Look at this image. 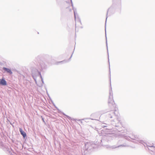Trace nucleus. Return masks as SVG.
I'll return each mask as SVG.
<instances>
[{
	"mask_svg": "<svg viewBox=\"0 0 155 155\" xmlns=\"http://www.w3.org/2000/svg\"><path fill=\"white\" fill-rule=\"evenodd\" d=\"M120 136H121V137H126V136L125 134H121V135H120Z\"/></svg>",
	"mask_w": 155,
	"mask_h": 155,
	"instance_id": "f3484780",
	"label": "nucleus"
},
{
	"mask_svg": "<svg viewBox=\"0 0 155 155\" xmlns=\"http://www.w3.org/2000/svg\"><path fill=\"white\" fill-rule=\"evenodd\" d=\"M128 146L127 145H125L124 144L120 145V144H116L115 145H113L111 146H109L108 145L106 146V147L107 148H110L111 149H114L116 148L117 147H126Z\"/></svg>",
	"mask_w": 155,
	"mask_h": 155,
	"instance_id": "20e7f679",
	"label": "nucleus"
},
{
	"mask_svg": "<svg viewBox=\"0 0 155 155\" xmlns=\"http://www.w3.org/2000/svg\"><path fill=\"white\" fill-rule=\"evenodd\" d=\"M116 1V0H113V2H114V1ZM116 1H120V0H116Z\"/></svg>",
	"mask_w": 155,
	"mask_h": 155,
	"instance_id": "4be33fe9",
	"label": "nucleus"
},
{
	"mask_svg": "<svg viewBox=\"0 0 155 155\" xmlns=\"http://www.w3.org/2000/svg\"><path fill=\"white\" fill-rule=\"evenodd\" d=\"M68 61L66 60H64L63 61L59 62L58 63L62 62L63 63H66Z\"/></svg>",
	"mask_w": 155,
	"mask_h": 155,
	"instance_id": "dca6fc26",
	"label": "nucleus"
},
{
	"mask_svg": "<svg viewBox=\"0 0 155 155\" xmlns=\"http://www.w3.org/2000/svg\"><path fill=\"white\" fill-rule=\"evenodd\" d=\"M7 82L4 78L0 79V85L2 86H5L7 85Z\"/></svg>",
	"mask_w": 155,
	"mask_h": 155,
	"instance_id": "39448f33",
	"label": "nucleus"
},
{
	"mask_svg": "<svg viewBox=\"0 0 155 155\" xmlns=\"http://www.w3.org/2000/svg\"><path fill=\"white\" fill-rule=\"evenodd\" d=\"M106 45H107V50H108V48H107V37H106ZM107 53H108V51H107ZM108 59H109V55H108ZM108 61H109V60L108 59Z\"/></svg>",
	"mask_w": 155,
	"mask_h": 155,
	"instance_id": "2eb2a0df",
	"label": "nucleus"
},
{
	"mask_svg": "<svg viewBox=\"0 0 155 155\" xmlns=\"http://www.w3.org/2000/svg\"><path fill=\"white\" fill-rule=\"evenodd\" d=\"M3 69L5 72H6L10 74H12V71L9 68L4 67L3 68Z\"/></svg>",
	"mask_w": 155,
	"mask_h": 155,
	"instance_id": "423d86ee",
	"label": "nucleus"
},
{
	"mask_svg": "<svg viewBox=\"0 0 155 155\" xmlns=\"http://www.w3.org/2000/svg\"><path fill=\"white\" fill-rule=\"evenodd\" d=\"M87 144H85V145L86 146H87Z\"/></svg>",
	"mask_w": 155,
	"mask_h": 155,
	"instance_id": "393cba45",
	"label": "nucleus"
},
{
	"mask_svg": "<svg viewBox=\"0 0 155 155\" xmlns=\"http://www.w3.org/2000/svg\"><path fill=\"white\" fill-rule=\"evenodd\" d=\"M32 75L34 80L35 82L37 84L36 75L34 74L33 72H32Z\"/></svg>",
	"mask_w": 155,
	"mask_h": 155,
	"instance_id": "9d476101",
	"label": "nucleus"
},
{
	"mask_svg": "<svg viewBox=\"0 0 155 155\" xmlns=\"http://www.w3.org/2000/svg\"><path fill=\"white\" fill-rule=\"evenodd\" d=\"M126 139L127 140H130L129 138H126Z\"/></svg>",
	"mask_w": 155,
	"mask_h": 155,
	"instance_id": "412c9836",
	"label": "nucleus"
},
{
	"mask_svg": "<svg viewBox=\"0 0 155 155\" xmlns=\"http://www.w3.org/2000/svg\"><path fill=\"white\" fill-rule=\"evenodd\" d=\"M72 54L71 56L70 57V59L72 57Z\"/></svg>",
	"mask_w": 155,
	"mask_h": 155,
	"instance_id": "5701e85b",
	"label": "nucleus"
},
{
	"mask_svg": "<svg viewBox=\"0 0 155 155\" xmlns=\"http://www.w3.org/2000/svg\"><path fill=\"white\" fill-rule=\"evenodd\" d=\"M41 86H39V87H40Z\"/></svg>",
	"mask_w": 155,
	"mask_h": 155,
	"instance_id": "bb28decb",
	"label": "nucleus"
},
{
	"mask_svg": "<svg viewBox=\"0 0 155 155\" xmlns=\"http://www.w3.org/2000/svg\"><path fill=\"white\" fill-rule=\"evenodd\" d=\"M41 66V68L42 69H43L45 68H46V65L43 62H42V63L40 62V64H39V66Z\"/></svg>",
	"mask_w": 155,
	"mask_h": 155,
	"instance_id": "6e6552de",
	"label": "nucleus"
},
{
	"mask_svg": "<svg viewBox=\"0 0 155 155\" xmlns=\"http://www.w3.org/2000/svg\"><path fill=\"white\" fill-rule=\"evenodd\" d=\"M41 118L42 120L43 121V122L45 123V124H46V122H45V120H44V119L42 117V116H41Z\"/></svg>",
	"mask_w": 155,
	"mask_h": 155,
	"instance_id": "a211bd4d",
	"label": "nucleus"
},
{
	"mask_svg": "<svg viewBox=\"0 0 155 155\" xmlns=\"http://www.w3.org/2000/svg\"><path fill=\"white\" fill-rule=\"evenodd\" d=\"M19 131L23 137L25 138L26 136V133L23 131L21 128H19Z\"/></svg>",
	"mask_w": 155,
	"mask_h": 155,
	"instance_id": "0eeeda50",
	"label": "nucleus"
},
{
	"mask_svg": "<svg viewBox=\"0 0 155 155\" xmlns=\"http://www.w3.org/2000/svg\"><path fill=\"white\" fill-rule=\"evenodd\" d=\"M38 74H39V71H38Z\"/></svg>",
	"mask_w": 155,
	"mask_h": 155,
	"instance_id": "a878e982",
	"label": "nucleus"
},
{
	"mask_svg": "<svg viewBox=\"0 0 155 155\" xmlns=\"http://www.w3.org/2000/svg\"><path fill=\"white\" fill-rule=\"evenodd\" d=\"M129 138H130L132 139L136 140L137 141L139 142V143H140L141 144H143L145 147L146 146L147 147H154L152 144H147L146 143H145L143 141L139 140L137 136L134 135H132V137H129Z\"/></svg>",
	"mask_w": 155,
	"mask_h": 155,
	"instance_id": "f03ea898",
	"label": "nucleus"
},
{
	"mask_svg": "<svg viewBox=\"0 0 155 155\" xmlns=\"http://www.w3.org/2000/svg\"><path fill=\"white\" fill-rule=\"evenodd\" d=\"M115 112H116V110L114 111L113 110L110 111L108 113V117L110 118H112L113 117H117L118 120L119 121H120V119L117 117L118 116V115L116 114Z\"/></svg>",
	"mask_w": 155,
	"mask_h": 155,
	"instance_id": "7ed1b4c3",
	"label": "nucleus"
},
{
	"mask_svg": "<svg viewBox=\"0 0 155 155\" xmlns=\"http://www.w3.org/2000/svg\"><path fill=\"white\" fill-rule=\"evenodd\" d=\"M110 9V8H109L108 10H107V17H106V20L105 23V34H106V23L107 20V14H108V10H109V9Z\"/></svg>",
	"mask_w": 155,
	"mask_h": 155,
	"instance_id": "f8f14e48",
	"label": "nucleus"
},
{
	"mask_svg": "<svg viewBox=\"0 0 155 155\" xmlns=\"http://www.w3.org/2000/svg\"><path fill=\"white\" fill-rule=\"evenodd\" d=\"M63 114L64 115H65L66 117L69 120H71V117H70L69 116H68V115H66V114H65L64 113H63Z\"/></svg>",
	"mask_w": 155,
	"mask_h": 155,
	"instance_id": "4468645a",
	"label": "nucleus"
},
{
	"mask_svg": "<svg viewBox=\"0 0 155 155\" xmlns=\"http://www.w3.org/2000/svg\"><path fill=\"white\" fill-rule=\"evenodd\" d=\"M110 67H109V70H110Z\"/></svg>",
	"mask_w": 155,
	"mask_h": 155,
	"instance_id": "aec40b11",
	"label": "nucleus"
},
{
	"mask_svg": "<svg viewBox=\"0 0 155 155\" xmlns=\"http://www.w3.org/2000/svg\"><path fill=\"white\" fill-rule=\"evenodd\" d=\"M74 16L75 18V20H76V14L77 15V13L76 12V10H74Z\"/></svg>",
	"mask_w": 155,
	"mask_h": 155,
	"instance_id": "ddd939ff",
	"label": "nucleus"
},
{
	"mask_svg": "<svg viewBox=\"0 0 155 155\" xmlns=\"http://www.w3.org/2000/svg\"><path fill=\"white\" fill-rule=\"evenodd\" d=\"M39 76H40V78L41 79V81L42 82V84H41V86H42L43 85V84H44V81H43V80L42 78V76L41 74V73L40 72H39Z\"/></svg>",
	"mask_w": 155,
	"mask_h": 155,
	"instance_id": "9b49d317",
	"label": "nucleus"
},
{
	"mask_svg": "<svg viewBox=\"0 0 155 155\" xmlns=\"http://www.w3.org/2000/svg\"><path fill=\"white\" fill-rule=\"evenodd\" d=\"M78 120V121H80L81 120L80 119H79V120Z\"/></svg>",
	"mask_w": 155,
	"mask_h": 155,
	"instance_id": "b1692460",
	"label": "nucleus"
},
{
	"mask_svg": "<svg viewBox=\"0 0 155 155\" xmlns=\"http://www.w3.org/2000/svg\"><path fill=\"white\" fill-rule=\"evenodd\" d=\"M124 142V140H120L117 142V144L122 145V143H123ZM124 144L125 145H127L125 144Z\"/></svg>",
	"mask_w": 155,
	"mask_h": 155,
	"instance_id": "1a4fd4ad",
	"label": "nucleus"
},
{
	"mask_svg": "<svg viewBox=\"0 0 155 155\" xmlns=\"http://www.w3.org/2000/svg\"><path fill=\"white\" fill-rule=\"evenodd\" d=\"M111 89L110 90L109 96L108 99V104L109 105L111 106V109H113L115 107V104L113 100V94L112 91V90L111 85L110 84Z\"/></svg>",
	"mask_w": 155,
	"mask_h": 155,
	"instance_id": "f257e3e1",
	"label": "nucleus"
},
{
	"mask_svg": "<svg viewBox=\"0 0 155 155\" xmlns=\"http://www.w3.org/2000/svg\"><path fill=\"white\" fill-rule=\"evenodd\" d=\"M84 120V119H82V120Z\"/></svg>",
	"mask_w": 155,
	"mask_h": 155,
	"instance_id": "cd10ccee",
	"label": "nucleus"
},
{
	"mask_svg": "<svg viewBox=\"0 0 155 155\" xmlns=\"http://www.w3.org/2000/svg\"><path fill=\"white\" fill-rule=\"evenodd\" d=\"M70 1H71V3L72 6V7L73 8V3L72 2V0H70Z\"/></svg>",
	"mask_w": 155,
	"mask_h": 155,
	"instance_id": "6ab92c4d",
	"label": "nucleus"
}]
</instances>
